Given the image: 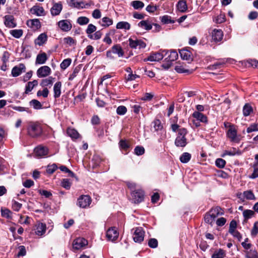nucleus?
<instances>
[{
	"mask_svg": "<svg viewBox=\"0 0 258 258\" xmlns=\"http://www.w3.org/2000/svg\"><path fill=\"white\" fill-rule=\"evenodd\" d=\"M158 241L155 238H151L148 241V245L150 247L155 248L158 246Z\"/></svg>",
	"mask_w": 258,
	"mask_h": 258,
	"instance_id": "4d7b16f0",
	"label": "nucleus"
},
{
	"mask_svg": "<svg viewBox=\"0 0 258 258\" xmlns=\"http://www.w3.org/2000/svg\"><path fill=\"white\" fill-rule=\"evenodd\" d=\"M63 41L65 43L69 44L70 46H72L75 44V40L71 37H67L64 38L63 39Z\"/></svg>",
	"mask_w": 258,
	"mask_h": 258,
	"instance_id": "774afa93",
	"label": "nucleus"
},
{
	"mask_svg": "<svg viewBox=\"0 0 258 258\" xmlns=\"http://www.w3.org/2000/svg\"><path fill=\"white\" fill-rule=\"evenodd\" d=\"M191 158V155L187 152L183 153L180 157V160L182 163H187Z\"/></svg>",
	"mask_w": 258,
	"mask_h": 258,
	"instance_id": "58836bf2",
	"label": "nucleus"
},
{
	"mask_svg": "<svg viewBox=\"0 0 258 258\" xmlns=\"http://www.w3.org/2000/svg\"><path fill=\"white\" fill-rule=\"evenodd\" d=\"M223 37V31L221 29H214L212 32V40L215 42L222 40Z\"/></svg>",
	"mask_w": 258,
	"mask_h": 258,
	"instance_id": "ddd939ff",
	"label": "nucleus"
},
{
	"mask_svg": "<svg viewBox=\"0 0 258 258\" xmlns=\"http://www.w3.org/2000/svg\"><path fill=\"white\" fill-rule=\"evenodd\" d=\"M28 132L31 137L35 138L40 136L42 133V128L39 124L32 123L29 125Z\"/></svg>",
	"mask_w": 258,
	"mask_h": 258,
	"instance_id": "f03ea898",
	"label": "nucleus"
},
{
	"mask_svg": "<svg viewBox=\"0 0 258 258\" xmlns=\"http://www.w3.org/2000/svg\"><path fill=\"white\" fill-rule=\"evenodd\" d=\"M5 25L9 28H14L16 26L15 18L12 15H6L4 17Z\"/></svg>",
	"mask_w": 258,
	"mask_h": 258,
	"instance_id": "dca6fc26",
	"label": "nucleus"
},
{
	"mask_svg": "<svg viewBox=\"0 0 258 258\" xmlns=\"http://www.w3.org/2000/svg\"><path fill=\"white\" fill-rule=\"evenodd\" d=\"M127 112V108L123 105L119 106L116 109V113L119 115H124Z\"/></svg>",
	"mask_w": 258,
	"mask_h": 258,
	"instance_id": "09e8293b",
	"label": "nucleus"
},
{
	"mask_svg": "<svg viewBox=\"0 0 258 258\" xmlns=\"http://www.w3.org/2000/svg\"><path fill=\"white\" fill-rule=\"evenodd\" d=\"M89 22V19L86 17H80L77 19V22L80 25L87 24Z\"/></svg>",
	"mask_w": 258,
	"mask_h": 258,
	"instance_id": "49530a36",
	"label": "nucleus"
},
{
	"mask_svg": "<svg viewBox=\"0 0 258 258\" xmlns=\"http://www.w3.org/2000/svg\"><path fill=\"white\" fill-rule=\"evenodd\" d=\"M138 26L145 30H150L152 28V24L148 20H143L140 22Z\"/></svg>",
	"mask_w": 258,
	"mask_h": 258,
	"instance_id": "a878e982",
	"label": "nucleus"
},
{
	"mask_svg": "<svg viewBox=\"0 0 258 258\" xmlns=\"http://www.w3.org/2000/svg\"><path fill=\"white\" fill-rule=\"evenodd\" d=\"M225 255V251L222 249H219L214 252L212 255V258H224Z\"/></svg>",
	"mask_w": 258,
	"mask_h": 258,
	"instance_id": "f704fd0d",
	"label": "nucleus"
},
{
	"mask_svg": "<svg viewBox=\"0 0 258 258\" xmlns=\"http://www.w3.org/2000/svg\"><path fill=\"white\" fill-rule=\"evenodd\" d=\"M101 21V25L104 27H108L113 24L112 20L107 17H103Z\"/></svg>",
	"mask_w": 258,
	"mask_h": 258,
	"instance_id": "ea45409f",
	"label": "nucleus"
},
{
	"mask_svg": "<svg viewBox=\"0 0 258 258\" xmlns=\"http://www.w3.org/2000/svg\"><path fill=\"white\" fill-rule=\"evenodd\" d=\"M19 252L17 253V257L23 256L26 255V250L25 247L23 245H21L18 247Z\"/></svg>",
	"mask_w": 258,
	"mask_h": 258,
	"instance_id": "e2e57ef3",
	"label": "nucleus"
},
{
	"mask_svg": "<svg viewBox=\"0 0 258 258\" xmlns=\"http://www.w3.org/2000/svg\"><path fill=\"white\" fill-rule=\"evenodd\" d=\"M72 59L71 58H67L64 59L60 63V67L62 70L66 69L71 63Z\"/></svg>",
	"mask_w": 258,
	"mask_h": 258,
	"instance_id": "a18cd8bd",
	"label": "nucleus"
},
{
	"mask_svg": "<svg viewBox=\"0 0 258 258\" xmlns=\"http://www.w3.org/2000/svg\"><path fill=\"white\" fill-rule=\"evenodd\" d=\"M187 133V131L185 128H179L177 137L175 140V145L177 147H184L187 142L185 136Z\"/></svg>",
	"mask_w": 258,
	"mask_h": 258,
	"instance_id": "f257e3e1",
	"label": "nucleus"
},
{
	"mask_svg": "<svg viewBox=\"0 0 258 258\" xmlns=\"http://www.w3.org/2000/svg\"><path fill=\"white\" fill-rule=\"evenodd\" d=\"M27 25L28 27L33 30H37L40 28L41 25L39 20L38 19L29 20L27 22Z\"/></svg>",
	"mask_w": 258,
	"mask_h": 258,
	"instance_id": "a211bd4d",
	"label": "nucleus"
},
{
	"mask_svg": "<svg viewBox=\"0 0 258 258\" xmlns=\"http://www.w3.org/2000/svg\"><path fill=\"white\" fill-rule=\"evenodd\" d=\"M47 59L46 54L45 52L39 53L36 58L35 64H44Z\"/></svg>",
	"mask_w": 258,
	"mask_h": 258,
	"instance_id": "393cba45",
	"label": "nucleus"
},
{
	"mask_svg": "<svg viewBox=\"0 0 258 258\" xmlns=\"http://www.w3.org/2000/svg\"><path fill=\"white\" fill-rule=\"evenodd\" d=\"M62 5L60 3L55 4L51 8L50 12L52 16L58 15L62 10Z\"/></svg>",
	"mask_w": 258,
	"mask_h": 258,
	"instance_id": "4be33fe9",
	"label": "nucleus"
},
{
	"mask_svg": "<svg viewBox=\"0 0 258 258\" xmlns=\"http://www.w3.org/2000/svg\"><path fill=\"white\" fill-rule=\"evenodd\" d=\"M176 7L178 10L182 13L185 12L187 9L186 2L183 0L179 1Z\"/></svg>",
	"mask_w": 258,
	"mask_h": 258,
	"instance_id": "7c9ffc66",
	"label": "nucleus"
},
{
	"mask_svg": "<svg viewBox=\"0 0 258 258\" xmlns=\"http://www.w3.org/2000/svg\"><path fill=\"white\" fill-rule=\"evenodd\" d=\"M167 53H168V51L166 50H160L150 55L147 60L151 61H158L166 56Z\"/></svg>",
	"mask_w": 258,
	"mask_h": 258,
	"instance_id": "423d86ee",
	"label": "nucleus"
},
{
	"mask_svg": "<svg viewBox=\"0 0 258 258\" xmlns=\"http://www.w3.org/2000/svg\"><path fill=\"white\" fill-rule=\"evenodd\" d=\"M176 72L178 73H191L187 68L186 64L184 63H178L175 66L174 68Z\"/></svg>",
	"mask_w": 258,
	"mask_h": 258,
	"instance_id": "412c9836",
	"label": "nucleus"
},
{
	"mask_svg": "<svg viewBox=\"0 0 258 258\" xmlns=\"http://www.w3.org/2000/svg\"><path fill=\"white\" fill-rule=\"evenodd\" d=\"M106 237L109 240L113 241L118 238V233L114 227H111L107 231Z\"/></svg>",
	"mask_w": 258,
	"mask_h": 258,
	"instance_id": "4468645a",
	"label": "nucleus"
},
{
	"mask_svg": "<svg viewBox=\"0 0 258 258\" xmlns=\"http://www.w3.org/2000/svg\"><path fill=\"white\" fill-rule=\"evenodd\" d=\"M179 53L182 59L186 60L191 59L190 52L189 51L182 49L179 51Z\"/></svg>",
	"mask_w": 258,
	"mask_h": 258,
	"instance_id": "c9c22d12",
	"label": "nucleus"
},
{
	"mask_svg": "<svg viewBox=\"0 0 258 258\" xmlns=\"http://www.w3.org/2000/svg\"><path fill=\"white\" fill-rule=\"evenodd\" d=\"M102 35V33L101 31H97L95 32L94 34L89 35L88 37L91 39L98 40L99 39Z\"/></svg>",
	"mask_w": 258,
	"mask_h": 258,
	"instance_id": "8fccbe9b",
	"label": "nucleus"
},
{
	"mask_svg": "<svg viewBox=\"0 0 258 258\" xmlns=\"http://www.w3.org/2000/svg\"><path fill=\"white\" fill-rule=\"evenodd\" d=\"M167 57L165 58V60L168 62L166 66L165 64H162V67L166 69H168L170 65L171 62L176 60L178 57V54L176 51H168V53L167 54Z\"/></svg>",
	"mask_w": 258,
	"mask_h": 258,
	"instance_id": "0eeeda50",
	"label": "nucleus"
},
{
	"mask_svg": "<svg viewBox=\"0 0 258 258\" xmlns=\"http://www.w3.org/2000/svg\"><path fill=\"white\" fill-rule=\"evenodd\" d=\"M161 22L164 24L174 23V21L171 19V17L167 15L163 16L161 19Z\"/></svg>",
	"mask_w": 258,
	"mask_h": 258,
	"instance_id": "bf43d9fd",
	"label": "nucleus"
},
{
	"mask_svg": "<svg viewBox=\"0 0 258 258\" xmlns=\"http://www.w3.org/2000/svg\"><path fill=\"white\" fill-rule=\"evenodd\" d=\"M112 52L113 53L117 54L119 57H122L124 54L122 48L119 45H114L112 47Z\"/></svg>",
	"mask_w": 258,
	"mask_h": 258,
	"instance_id": "473e14b6",
	"label": "nucleus"
},
{
	"mask_svg": "<svg viewBox=\"0 0 258 258\" xmlns=\"http://www.w3.org/2000/svg\"><path fill=\"white\" fill-rule=\"evenodd\" d=\"M239 199H245L248 200H255V197L251 190L244 191L243 194L240 193L238 195Z\"/></svg>",
	"mask_w": 258,
	"mask_h": 258,
	"instance_id": "f3484780",
	"label": "nucleus"
},
{
	"mask_svg": "<svg viewBox=\"0 0 258 258\" xmlns=\"http://www.w3.org/2000/svg\"><path fill=\"white\" fill-rule=\"evenodd\" d=\"M215 164L217 167L220 168H223L225 166L226 161L222 158H218L216 160Z\"/></svg>",
	"mask_w": 258,
	"mask_h": 258,
	"instance_id": "3c124183",
	"label": "nucleus"
},
{
	"mask_svg": "<svg viewBox=\"0 0 258 258\" xmlns=\"http://www.w3.org/2000/svg\"><path fill=\"white\" fill-rule=\"evenodd\" d=\"M87 240L84 238H78L76 239L73 243V248L76 249H79L87 244Z\"/></svg>",
	"mask_w": 258,
	"mask_h": 258,
	"instance_id": "2eb2a0df",
	"label": "nucleus"
},
{
	"mask_svg": "<svg viewBox=\"0 0 258 258\" xmlns=\"http://www.w3.org/2000/svg\"><path fill=\"white\" fill-rule=\"evenodd\" d=\"M254 215V211L251 210H245L243 212V216L244 218V221H247L248 219L252 218Z\"/></svg>",
	"mask_w": 258,
	"mask_h": 258,
	"instance_id": "4c0bfd02",
	"label": "nucleus"
},
{
	"mask_svg": "<svg viewBox=\"0 0 258 258\" xmlns=\"http://www.w3.org/2000/svg\"><path fill=\"white\" fill-rule=\"evenodd\" d=\"M135 154L138 156H140L144 154L145 149L142 146H137L134 150Z\"/></svg>",
	"mask_w": 258,
	"mask_h": 258,
	"instance_id": "5fc2aeb1",
	"label": "nucleus"
},
{
	"mask_svg": "<svg viewBox=\"0 0 258 258\" xmlns=\"http://www.w3.org/2000/svg\"><path fill=\"white\" fill-rule=\"evenodd\" d=\"M32 14L36 15L37 16H42L45 15V11L43 7L39 6H34L30 10Z\"/></svg>",
	"mask_w": 258,
	"mask_h": 258,
	"instance_id": "aec40b11",
	"label": "nucleus"
},
{
	"mask_svg": "<svg viewBox=\"0 0 258 258\" xmlns=\"http://www.w3.org/2000/svg\"><path fill=\"white\" fill-rule=\"evenodd\" d=\"M96 30V27L92 24H90L88 26V27L86 30V32L88 36L89 35H92V33L95 32Z\"/></svg>",
	"mask_w": 258,
	"mask_h": 258,
	"instance_id": "603ef678",
	"label": "nucleus"
},
{
	"mask_svg": "<svg viewBox=\"0 0 258 258\" xmlns=\"http://www.w3.org/2000/svg\"><path fill=\"white\" fill-rule=\"evenodd\" d=\"M35 233L38 236H42L44 234L46 230V225L44 223H37L33 229Z\"/></svg>",
	"mask_w": 258,
	"mask_h": 258,
	"instance_id": "9d476101",
	"label": "nucleus"
},
{
	"mask_svg": "<svg viewBox=\"0 0 258 258\" xmlns=\"http://www.w3.org/2000/svg\"><path fill=\"white\" fill-rule=\"evenodd\" d=\"M227 136L232 142L238 143L241 140V136L237 135V131L233 126H230L228 129Z\"/></svg>",
	"mask_w": 258,
	"mask_h": 258,
	"instance_id": "7ed1b4c3",
	"label": "nucleus"
},
{
	"mask_svg": "<svg viewBox=\"0 0 258 258\" xmlns=\"http://www.w3.org/2000/svg\"><path fill=\"white\" fill-rule=\"evenodd\" d=\"M55 78L52 77H49L47 78L42 80L40 85L42 87H47L51 86L54 82Z\"/></svg>",
	"mask_w": 258,
	"mask_h": 258,
	"instance_id": "2f4dec72",
	"label": "nucleus"
},
{
	"mask_svg": "<svg viewBox=\"0 0 258 258\" xmlns=\"http://www.w3.org/2000/svg\"><path fill=\"white\" fill-rule=\"evenodd\" d=\"M58 167L56 164L54 163L51 165H48L47 166L46 172L48 174H51L57 169Z\"/></svg>",
	"mask_w": 258,
	"mask_h": 258,
	"instance_id": "c03bdc74",
	"label": "nucleus"
},
{
	"mask_svg": "<svg viewBox=\"0 0 258 258\" xmlns=\"http://www.w3.org/2000/svg\"><path fill=\"white\" fill-rule=\"evenodd\" d=\"M246 131L248 133H251L254 131H258L257 124L253 123L247 128Z\"/></svg>",
	"mask_w": 258,
	"mask_h": 258,
	"instance_id": "338daca9",
	"label": "nucleus"
},
{
	"mask_svg": "<svg viewBox=\"0 0 258 258\" xmlns=\"http://www.w3.org/2000/svg\"><path fill=\"white\" fill-rule=\"evenodd\" d=\"M246 258H258V253L255 250L250 249L249 251H246Z\"/></svg>",
	"mask_w": 258,
	"mask_h": 258,
	"instance_id": "37998d69",
	"label": "nucleus"
},
{
	"mask_svg": "<svg viewBox=\"0 0 258 258\" xmlns=\"http://www.w3.org/2000/svg\"><path fill=\"white\" fill-rule=\"evenodd\" d=\"M132 6L135 9H141L144 7V4L140 1H134L132 2Z\"/></svg>",
	"mask_w": 258,
	"mask_h": 258,
	"instance_id": "a19ab883",
	"label": "nucleus"
},
{
	"mask_svg": "<svg viewBox=\"0 0 258 258\" xmlns=\"http://www.w3.org/2000/svg\"><path fill=\"white\" fill-rule=\"evenodd\" d=\"M192 116L196 118L198 120H200L202 122H207V116L199 111L194 112L192 114Z\"/></svg>",
	"mask_w": 258,
	"mask_h": 258,
	"instance_id": "c85d7f7f",
	"label": "nucleus"
},
{
	"mask_svg": "<svg viewBox=\"0 0 258 258\" xmlns=\"http://www.w3.org/2000/svg\"><path fill=\"white\" fill-rule=\"evenodd\" d=\"M67 134L73 140L77 139L80 137L79 133L74 128L69 127L67 131Z\"/></svg>",
	"mask_w": 258,
	"mask_h": 258,
	"instance_id": "cd10ccee",
	"label": "nucleus"
},
{
	"mask_svg": "<svg viewBox=\"0 0 258 258\" xmlns=\"http://www.w3.org/2000/svg\"><path fill=\"white\" fill-rule=\"evenodd\" d=\"M59 28L63 32H68L72 28V25L70 20L66 19L60 20L57 23Z\"/></svg>",
	"mask_w": 258,
	"mask_h": 258,
	"instance_id": "6e6552de",
	"label": "nucleus"
},
{
	"mask_svg": "<svg viewBox=\"0 0 258 258\" xmlns=\"http://www.w3.org/2000/svg\"><path fill=\"white\" fill-rule=\"evenodd\" d=\"M92 199L88 195H82L78 199L77 205L82 208H88L91 204Z\"/></svg>",
	"mask_w": 258,
	"mask_h": 258,
	"instance_id": "20e7f679",
	"label": "nucleus"
},
{
	"mask_svg": "<svg viewBox=\"0 0 258 258\" xmlns=\"http://www.w3.org/2000/svg\"><path fill=\"white\" fill-rule=\"evenodd\" d=\"M49 93V91L47 88H45L43 89L42 91L39 90L37 92V96H43L44 98H46L48 96Z\"/></svg>",
	"mask_w": 258,
	"mask_h": 258,
	"instance_id": "052dcab7",
	"label": "nucleus"
},
{
	"mask_svg": "<svg viewBox=\"0 0 258 258\" xmlns=\"http://www.w3.org/2000/svg\"><path fill=\"white\" fill-rule=\"evenodd\" d=\"M119 144L120 148L124 150H127L130 147L128 143L126 141L123 140L120 141Z\"/></svg>",
	"mask_w": 258,
	"mask_h": 258,
	"instance_id": "0e129e2a",
	"label": "nucleus"
},
{
	"mask_svg": "<svg viewBox=\"0 0 258 258\" xmlns=\"http://www.w3.org/2000/svg\"><path fill=\"white\" fill-rule=\"evenodd\" d=\"M252 111V109L251 106L248 104H246L243 108V114L245 116L250 115Z\"/></svg>",
	"mask_w": 258,
	"mask_h": 258,
	"instance_id": "79ce46f5",
	"label": "nucleus"
},
{
	"mask_svg": "<svg viewBox=\"0 0 258 258\" xmlns=\"http://www.w3.org/2000/svg\"><path fill=\"white\" fill-rule=\"evenodd\" d=\"M133 200L135 203L141 202L144 200V193L141 189L134 191L132 194Z\"/></svg>",
	"mask_w": 258,
	"mask_h": 258,
	"instance_id": "9b49d317",
	"label": "nucleus"
},
{
	"mask_svg": "<svg viewBox=\"0 0 258 258\" xmlns=\"http://www.w3.org/2000/svg\"><path fill=\"white\" fill-rule=\"evenodd\" d=\"M129 41V46L132 48H137L138 47V39H136L134 40L133 38H130L128 39Z\"/></svg>",
	"mask_w": 258,
	"mask_h": 258,
	"instance_id": "680f3d73",
	"label": "nucleus"
},
{
	"mask_svg": "<svg viewBox=\"0 0 258 258\" xmlns=\"http://www.w3.org/2000/svg\"><path fill=\"white\" fill-rule=\"evenodd\" d=\"M61 83L60 82H57L55 83L53 86L54 97L57 98L60 97L61 95Z\"/></svg>",
	"mask_w": 258,
	"mask_h": 258,
	"instance_id": "b1692460",
	"label": "nucleus"
},
{
	"mask_svg": "<svg viewBox=\"0 0 258 258\" xmlns=\"http://www.w3.org/2000/svg\"><path fill=\"white\" fill-rule=\"evenodd\" d=\"M38 85L37 80H34L32 82H29L26 86L25 93L28 94L33 89V88Z\"/></svg>",
	"mask_w": 258,
	"mask_h": 258,
	"instance_id": "72a5a7b5",
	"label": "nucleus"
},
{
	"mask_svg": "<svg viewBox=\"0 0 258 258\" xmlns=\"http://www.w3.org/2000/svg\"><path fill=\"white\" fill-rule=\"evenodd\" d=\"M153 123L154 128L156 131L161 130L163 127L161 121L159 119H155Z\"/></svg>",
	"mask_w": 258,
	"mask_h": 258,
	"instance_id": "864d4df0",
	"label": "nucleus"
},
{
	"mask_svg": "<svg viewBox=\"0 0 258 258\" xmlns=\"http://www.w3.org/2000/svg\"><path fill=\"white\" fill-rule=\"evenodd\" d=\"M30 104L35 109H40L42 107L41 103L39 101L35 99L32 100L30 101Z\"/></svg>",
	"mask_w": 258,
	"mask_h": 258,
	"instance_id": "de8ad7c7",
	"label": "nucleus"
},
{
	"mask_svg": "<svg viewBox=\"0 0 258 258\" xmlns=\"http://www.w3.org/2000/svg\"><path fill=\"white\" fill-rule=\"evenodd\" d=\"M145 232L142 227L135 229L133 237L134 241L137 243L142 242L144 239Z\"/></svg>",
	"mask_w": 258,
	"mask_h": 258,
	"instance_id": "39448f33",
	"label": "nucleus"
},
{
	"mask_svg": "<svg viewBox=\"0 0 258 258\" xmlns=\"http://www.w3.org/2000/svg\"><path fill=\"white\" fill-rule=\"evenodd\" d=\"M51 73V70L50 68L47 66H44L37 70L36 74L39 78H44L48 76Z\"/></svg>",
	"mask_w": 258,
	"mask_h": 258,
	"instance_id": "1a4fd4ad",
	"label": "nucleus"
},
{
	"mask_svg": "<svg viewBox=\"0 0 258 258\" xmlns=\"http://www.w3.org/2000/svg\"><path fill=\"white\" fill-rule=\"evenodd\" d=\"M258 177V162L254 166V171L251 175L249 176L250 178H255Z\"/></svg>",
	"mask_w": 258,
	"mask_h": 258,
	"instance_id": "69168bd1",
	"label": "nucleus"
},
{
	"mask_svg": "<svg viewBox=\"0 0 258 258\" xmlns=\"http://www.w3.org/2000/svg\"><path fill=\"white\" fill-rule=\"evenodd\" d=\"M47 148L43 146H39L34 149V154L38 158L44 157L47 155Z\"/></svg>",
	"mask_w": 258,
	"mask_h": 258,
	"instance_id": "f8f14e48",
	"label": "nucleus"
},
{
	"mask_svg": "<svg viewBox=\"0 0 258 258\" xmlns=\"http://www.w3.org/2000/svg\"><path fill=\"white\" fill-rule=\"evenodd\" d=\"M47 39V36L45 33H41L38 37L35 40L34 43L36 45L39 46L42 45L44 44Z\"/></svg>",
	"mask_w": 258,
	"mask_h": 258,
	"instance_id": "5701e85b",
	"label": "nucleus"
},
{
	"mask_svg": "<svg viewBox=\"0 0 258 258\" xmlns=\"http://www.w3.org/2000/svg\"><path fill=\"white\" fill-rule=\"evenodd\" d=\"M61 185L67 189H69L71 186V182L68 179H63L61 182Z\"/></svg>",
	"mask_w": 258,
	"mask_h": 258,
	"instance_id": "6e6d98bb",
	"label": "nucleus"
},
{
	"mask_svg": "<svg viewBox=\"0 0 258 258\" xmlns=\"http://www.w3.org/2000/svg\"><path fill=\"white\" fill-rule=\"evenodd\" d=\"M221 210V209L220 207H217L211 209V210L208 213L215 221V219L217 217H218L219 215H222L223 214L222 213L220 212Z\"/></svg>",
	"mask_w": 258,
	"mask_h": 258,
	"instance_id": "bb28decb",
	"label": "nucleus"
},
{
	"mask_svg": "<svg viewBox=\"0 0 258 258\" xmlns=\"http://www.w3.org/2000/svg\"><path fill=\"white\" fill-rule=\"evenodd\" d=\"M258 234V221L255 222L251 230V235L252 237H255Z\"/></svg>",
	"mask_w": 258,
	"mask_h": 258,
	"instance_id": "13d9d810",
	"label": "nucleus"
},
{
	"mask_svg": "<svg viewBox=\"0 0 258 258\" xmlns=\"http://www.w3.org/2000/svg\"><path fill=\"white\" fill-rule=\"evenodd\" d=\"M241 152L238 149L235 148H232L230 150H225L221 155L222 157H225L226 156L228 155L233 156L235 155H240Z\"/></svg>",
	"mask_w": 258,
	"mask_h": 258,
	"instance_id": "6ab92c4d",
	"label": "nucleus"
},
{
	"mask_svg": "<svg viewBox=\"0 0 258 258\" xmlns=\"http://www.w3.org/2000/svg\"><path fill=\"white\" fill-rule=\"evenodd\" d=\"M116 28L118 29H124L125 30H128L131 28V25L127 22L121 21L117 23Z\"/></svg>",
	"mask_w": 258,
	"mask_h": 258,
	"instance_id": "c756f323",
	"label": "nucleus"
},
{
	"mask_svg": "<svg viewBox=\"0 0 258 258\" xmlns=\"http://www.w3.org/2000/svg\"><path fill=\"white\" fill-rule=\"evenodd\" d=\"M1 214L2 217L6 218L9 219H11L12 218V212L7 208L1 209Z\"/></svg>",
	"mask_w": 258,
	"mask_h": 258,
	"instance_id": "e433bc0d",
	"label": "nucleus"
}]
</instances>
